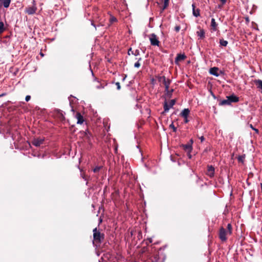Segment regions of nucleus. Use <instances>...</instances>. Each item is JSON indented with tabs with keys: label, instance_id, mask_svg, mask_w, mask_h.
<instances>
[{
	"label": "nucleus",
	"instance_id": "09e8293b",
	"mask_svg": "<svg viewBox=\"0 0 262 262\" xmlns=\"http://www.w3.org/2000/svg\"><path fill=\"white\" fill-rule=\"evenodd\" d=\"M126 75H125V76L124 77V78H123L122 80H123V81H124V80H125V78H126Z\"/></svg>",
	"mask_w": 262,
	"mask_h": 262
},
{
	"label": "nucleus",
	"instance_id": "a19ab883",
	"mask_svg": "<svg viewBox=\"0 0 262 262\" xmlns=\"http://www.w3.org/2000/svg\"><path fill=\"white\" fill-rule=\"evenodd\" d=\"M223 6V5H222V3L221 4L217 6V8H218L219 9H221V8H222Z\"/></svg>",
	"mask_w": 262,
	"mask_h": 262
},
{
	"label": "nucleus",
	"instance_id": "423d86ee",
	"mask_svg": "<svg viewBox=\"0 0 262 262\" xmlns=\"http://www.w3.org/2000/svg\"><path fill=\"white\" fill-rule=\"evenodd\" d=\"M182 147H183V149L186 151L187 152L188 156L189 157V158H191V156L190 155V152L191 151L192 149V147L191 144L189 143H187L186 144H183L182 145Z\"/></svg>",
	"mask_w": 262,
	"mask_h": 262
},
{
	"label": "nucleus",
	"instance_id": "9b49d317",
	"mask_svg": "<svg viewBox=\"0 0 262 262\" xmlns=\"http://www.w3.org/2000/svg\"><path fill=\"white\" fill-rule=\"evenodd\" d=\"M75 117L77 119V123L81 124L84 122L83 117L79 112H76Z\"/></svg>",
	"mask_w": 262,
	"mask_h": 262
},
{
	"label": "nucleus",
	"instance_id": "ea45409f",
	"mask_svg": "<svg viewBox=\"0 0 262 262\" xmlns=\"http://www.w3.org/2000/svg\"><path fill=\"white\" fill-rule=\"evenodd\" d=\"M184 118V122L185 123H187L189 122V120L188 119H187V118Z\"/></svg>",
	"mask_w": 262,
	"mask_h": 262
},
{
	"label": "nucleus",
	"instance_id": "7c9ffc66",
	"mask_svg": "<svg viewBox=\"0 0 262 262\" xmlns=\"http://www.w3.org/2000/svg\"><path fill=\"white\" fill-rule=\"evenodd\" d=\"M169 128H172L173 132L176 133L177 132V128L174 126L173 123L170 124Z\"/></svg>",
	"mask_w": 262,
	"mask_h": 262
},
{
	"label": "nucleus",
	"instance_id": "a211bd4d",
	"mask_svg": "<svg viewBox=\"0 0 262 262\" xmlns=\"http://www.w3.org/2000/svg\"><path fill=\"white\" fill-rule=\"evenodd\" d=\"M254 83L257 86V88L261 90L262 93V80L260 79L255 80Z\"/></svg>",
	"mask_w": 262,
	"mask_h": 262
},
{
	"label": "nucleus",
	"instance_id": "de8ad7c7",
	"mask_svg": "<svg viewBox=\"0 0 262 262\" xmlns=\"http://www.w3.org/2000/svg\"><path fill=\"white\" fill-rule=\"evenodd\" d=\"M92 25L93 26H94L96 28V26H95V24H94V21H92Z\"/></svg>",
	"mask_w": 262,
	"mask_h": 262
},
{
	"label": "nucleus",
	"instance_id": "f8f14e48",
	"mask_svg": "<svg viewBox=\"0 0 262 262\" xmlns=\"http://www.w3.org/2000/svg\"><path fill=\"white\" fill-rule=\"evenodd\" d=\"M54 115L60 120H63L64 118L62 111L59 110H56L55 111Z\"/></svg>",
	"mask_w": 262,
	"mask_h": 262
},
{
	"label": "nucleus",
	"instance_id": "4c0bfd02",
	"mask_svg": "<svg viewBox=\"0 0 262 262\" xmlns=\"http://www.w3.org/2000/svg\"><path fill=\"white\" fill-rule=\"evenodd\" d=\"M221 3H222V5H224L226 3L227 0H220Z\"/></svg>",
	"mask_w": 262,
	"mask_h": 262
},
{
	"label": "nucleus",
	"instance_id": "393cba45",
	"mask_svg": "<svg viewBox=\"0 0 262 262\" xmlns=\"http://www.w3.org/2000/svg\"><path fill=\"white\" fill-rule=\"evenodd\" d=\"M226 231H228V233H229V235H231L232 233V227L231 225V224H228L227 226V230Z\"/></svg>",
	"mask_w": 262,
	"mask_h": 262
},
{
	"label": "nucleus",
	"instance_id": "39448f33",
	"mask_svg": "<svg viewBox=\"0 0 262 262\" xmlns=\"http://www.w3.org/2000/svg\"><path fill=\"white\" fill-rule=\"evenodd\" d=\"M149 39L150 42V44L152 46L158 47L160 46V42L158 39V38L157 37V35L155 34L152 33L151 34H150L149 35Z\"/></svg>",
	"mask_w": 262,
	"mask_h": 262
},
{
	"label": "nucleus",
	"instance_id": "dca6fc26",
	"mask_svg": "<svg viewBox=\"0 0 262 262\" xmlns=\"http://www.w3.org/2000/svg\"><path fill=\"white\" fill-rule=\"evenodd\" d=\"M192 10H193V15L195 17H198L199 16H200V9H195V4H193L192 5Z\"/></svg>",
	"mask_w": 262,
	"mask_h": 262
},
{
	"label": "nucleus",
	"instance_id": "c03bdc74",
	"mask_svg": "<svg viewBox=\"0 0 262 262\" xmlns=\"http://www.w3.org/2000/svg\"><path fill=\"white\" fill-rule=\"evenodd\" d=\"M193 140H192V139H190V143H189L192 145V144H193Z\"/></svg>",
	"mask_w": 262,
	"mask_h": 262
},
{
	"label": "nucleus",
	"instance_id": "2eb2a0df",
	"mask_svg": "<svg viewBox=\"0 0 262 262\" xmlns=\"http://www.w3.org/2000/svg\"><path fill=\"white\" fill-rule=\"evenodd\" d=\"M169 86H168L167 89L166 88H165V92L167 97L169 98H170L172 97V93L173 92L174 90L173 89L169 90Z\"/></svg>",
	"mask_w": 262,
	"mask_h": 262
},
{
	"label": "nucleus",
	"instance_id": "bb28decb",
	"mask_svg": "<svg viewBox=\"0 0 262 262\" xmlns=\"http://www.w3.org/2000/svg\"><path fill=\"white\" fill-rule=\"evenodd\" d=\"M117 21V19L115 16L112 15H110V22L111 24L114 23V22H116Z\"/></svg>",
	"mask_w": 262,
	"mask_h": 262
},
{
	"label": "nucleus",
	"instance_id": "ddd939ff",
	"mask_svg": "<svg viewBox=\"0 0 262 262\" xmlns=\"http://www.w3.org/2000/svg\"><path fill=\"white\" fill-rule=\"evenodd\" d=\"M11 0H0V3L5 8H8L11 3Z\"/></svg>",
	"mask_w": 262,
	"mask_h": 262
},
{
	"label": "nucleus",
	"instance_id": "473e14b6",
	"mask_svg": "<svg viewBox=\"0 0 262 262\" xmlns=\"http://www.w3.org/2000/svg\"><path fill=\"white\" fill-rule=\"evenodd\" d=\"M245 158V157L244 156H239L237 158L238 159V161L239 162H244V159Z\"/></svg>",
	"mask_w": 262,
	"mask_h": 262
},
{
	"label": "nucleus",
	"instance_id": "c9c22d12",
	"mask_svg": "<svg viewBox=\"0 0 262 262\" xmlns=\"http://www.w3.org/2000/svg\"><path fill=\"white\" fill-rule=\"evenodd\" d=\"M31 99V96L30 95H27L26 96L25 100L27 102L29 101Z\"/></svg>",
	"mask_w": 262,
	"mask_h": 262
},
{
	"label": "nucleus",
	"instance_id": "c85d7f7f",
	"mask_svg": "<svg viewBox=\"0 0 262 262\" xmlns=\"http://www.w3.org/2000/svg\"><path fill=\"white\" fill-rule=\"evenodd\" d=\"M142 60V58H139L138 59V60L137 62H136L135 64H134V67L136 68H139L140 66H141V64L139 62L140 61H141Z\"/></svg>",
	"mask_w": 262,
	"mask_h": 262
},
{
	"label": "nucleus",
	"instance_id": "e433bc0d",
	"mask_svg": "<svg viewBox=\"0 0 262 262\" xmlns=\"http://www.w3.org/2000/svg\"><path fill=\"white\" fill-rule=\"evenodd\" d=\"M199 138L201 140V142H203L205 140V138L203 136H201Z\"/></svg>",
	"mask_w": 262,
	"mask_h": 262
},
{
	"label": "nucleus",
	"instance_id": "f704fd0d",
	"mask_svg": "<svg viewBox=\"0 0 262 262\" xmlns=\"http://www.w3.org/2000/svg\"><path fill=\"white\" fill-rule=\"evenodd\" d=\"M115 84L117 85V89L118 90H120L121 89V86L120 83L119 82H117L115 83Z\"/></svg>",
	"mask_w": 262,
	"mask_h": 262
},
{
	"label": "nucleus",
	"instance_id": "aec40b11",
	"mask_svg": "<svg viewBox=\"0 0 262 262\" xmlns=\"http://www.w3.org/2000/svg\"><path fill=\"white\" fill-rule=\"evenodd\" d=\"M196 34L198 36L200 37L201 39H203L205 38V32L204 29H201L200 31H198L196 32Z\"/></svg>",
	"mask_w": 262,
	"mask_h": 262
},
{
	"label": "nucleus",
	"instance_id": "f03ea898",
	"mask_svg": "<svg viewBox=\"0 0 262 262\" xmlns=\"http://www.w3.org/2000/svg\"><path fill=\"white\" fill-rule=\"evenodd\" d=\"M229 235L228 231L224 227H221L219 232V237L223 242H225L227 240V235Z\"/></svg>",
	"mask_w": 262,
	"mask_h": 262
},
{
	"label": "nucleus",
	"instance_id": "603ef678",
	"mask_svg": "<svg viewBox=\"0 0 262 262\" xmlns=\"http://www.w3.org/2000/svg\"><path fill=\"white\" fill-rule=\"evenodd\" d=\"M2 7V5H1V3H0V8Z\"/></svg>",
	"mask_w": 262,
	"mask_h": 262
},
{
	"label": "nucleus",
	"instance_id": "79ce46f5",
	"mask_svg": "<svg viewBox=\"0 0 262 262\" xmlns=\"http://www.w3.org/2000/svg\"><path fill=\"white\" fill-rule=\"evenodd\" d=\"M253 130L256 132V133L258 134L259 130L258 129L255 128Z\"/></svg>",
	"mask_w": 262,
	"mask_h": 262
},
{
	"label": "nucleus",
	"instance_id": "b1692460",
	"mask_svg": "<svg viewBox=\"0 0 262 262\" xmlns=\"http://www.w3.org/2000/svg\"><path fill=\"white\" fill-rule=\"evenodd\" d=\"M163 107H164L165 112H167L170 107V105H168V104L166 100L165 101V102L164 103Z\"/></svg>",
	"mask_w": 262,
	"mask_h": 262
},
{
	"label": "nucleus",
	"instance_id": "1a4fd4ad",
	"mask_svg": "<svg viewBox=\"0 0 262 262\" xmlns=\"http://www.w3.org/2000/svg\"><path fill=\"white\" fill-rule=\"evenodd\" d=\"M206 174L210 177H213L214 174V168L210 165L208 166Z\"/></svg>",
	"mask_w": 262,
	"mask_h": 262
},
{
	"label": "nucleus",
	"instance_id": "c756f323",
	"mask_svg": "<svg viewBox=\"0 0 262 262\" xmlns=\"http://www.w3.org/2000/svg\"><path fill=\"white\" fill-rule=\"evenodd\" d=\"M102 168V166H96L93 169V171L95 173L98 172Z\"/></svg>",
	"mask_w": 262,
	"mask_h": 262
},
{
	"label": "nucleus",
	"instance_id": "37998d69",
	"mask_svg": "<svg viewBox=\"0 0 262 262\" xmlns=\"http://www.w3.org/2000/svg\"><path fill=\"white\" fill-rule=\"evenodd\" d=\"M96 86L98 89H100V88H103V86H102L101 84H99V85H97Z\"/></svg>",
	"mask_w": 262,
	"mask_h": 262
},
{
	"label": "nucleus",
	"instance_id": "412c9836",
	"mask_svg": "<svg viewBox=\"0 0 262 262\" xmlns=\"http://www.w3.org/2000/svg\"><path fill=\"white\" fill-rule=\"evenodd\" d=\"M217 26V25L215 21V19L212 18L211 21V26L212 27V29L213 30V31L216 30Z\"/></svg>",
	"mask_w": 262,
	"mask_h": 262
},
{
	"label": "nucleus",
	"instance_id": "cd10ccee",
	"mask_svg": "<svg viewBox=\"0 0 262 262\" xmlns=\"http://www.w3.org/2000/svg\"><path fill=\"white\" fill-rule=\"evenodd\" d=\"M5 30L4 24L3 21H0V34L2 33Z\"/></svg>",
	"mask_w": 262,
	"mask_h": 262
},
{
	"label": "nucleus",
	"instance_id": "f257e3e1",
	"mask_svg": "<svg viewBox=\"0 0 262 262\" xmlns=\"http://www.w3.org/2000/svg\"><path fill=\"white\" fill-rule=\"evenodd\" d=\"M93 244L96 246L99 245L104 239V234L101 233L99 230L95 228L93 230Z\"/></svg>",
	"mask_w": 262,
	"mask_h": 262
},
{
	"label": "nucleus",
	"instance_id": "6e6552de",
	"mask_svg": "<svg viewBox=\"0 0 262 262\" xmlns=\"http://www.w3.org/2000/svg\"><path fill=\"white\" fill-rule=\"evenodd\" d=\"M44 139L41 138L34 139L32 141V144L36 147L39 146L43 143Z\"/></svg>",
	"mask_w": 262,
	"mask_h": 262
},
{
	"label": "nucleus",
	"instance_id": "7ed1b4c3",
	"mask_svg": "<svg viewBox=\"0 0 262 262\" xmlns=\"http://www.w3.org/2000/svg\"><path fill=\"white\" fill-rule=\"evenodd\" d=\"M156 78L158 80L159 82H162L163 84L164 85L165 88H167L168 86H169L171 80L169 78H166L165 76H160L158 75L156 77Z\"/></svg>",
	"mask_w": 262,
	"mask_h": 262
},
{
	"label": "nucleus",
	"instance_id": "9d476101",
	"mask_svg": "<svg viewBox=\"0 0 262 262\" xmlns=\"http://www.w3.org/2000/svg\"><path fill=\"white\" fill-rule=\"evenodd\" d=\"M227 98L228 99L230 104L232 102H237L239 101V98L234 94L227 96Z\"/></svg>",
	"mask_w": 262,
	"mask_h": 262
},
{
	"label": "nucleus",
	"instance_id": "0eeeda50",
	"mask_svg": "<svg viewBox=\"0 0 262 262\" xmlns=\"http://www.w3.org/2000/svg\"><path fill=\"white\" fill-rule=\"evenodd\" d=\"M186 58V56L184 54H178L175 58L176 64H178L180 61L185 60Z\"/></svg>",
	"mask_w": 262,
	"mask_h": 262
},
{
	"label": "nucleus",
	"instance_id": "6ab92c4d",
	"mask_svg": "<svg viewBox=\"0 0 262 262\" xmlns=\"http://www.w3.org/2000/svg\"><path fill=\"white\" fill-rule=\"evenodd\" d=\"M161 3H163V6L162 8V10L163 11L167 8L169 5V0H161Z\"/></svg>",
	"mask_w": 262,
	"mask_h": 262
},
{
	"label": "nucleus",
	"instance_id": "2f4dec72",
	"mask_svg": "<svg viewBox=\"0 0 262 262\" xmlns=\"http://www.w3.org/2000/svg\"><path fill=\"white\" fill-rule=\"evenodd\" d=\"M176 102V100L175 99L171 100L169 104L170 107H172L175 104Z\"/></svg>",
	"mask_w": 262,
	"mask_h": 262
},
{
	"label": "nucleus",
	"instance_id": "58836bf2",
	"mask_svg": "<svg viewBox=\"0 0 262 262\" xmlns=\"http://www.w3.org/2000/svg\"><path fill=\"white\" fill-rule=\"evenodd\" d=\"M81 176L83 179H85V180H86V177H85V174H84V173H81Z\"/></svg>",
	"mask_w": 262,
	"mask_h": 262
},
{
	"label": "nucleus",
	"instance_id": "a18cd8bd",
	"mask_svg": "<svg viewBox=\"0 0 262 262\" xmlns=\"http://www.w3.org/2000/svg\"><path fill=\"white\" fill-rule=\"evenodd\" d=\"M6 94V93H3L0 95V97L5 96Z\"/></svg>",
	"mask_w": 262,
	"mask_h": 262
},
{
	"label": "nucleus",
	"instance_id": "a878e982",
	"mask_svg": "<svg viewBox=\"0 0 262 262\" xmlns=\"http://www.w3.org/2000/svg\"><path fill=\"white\" fill-rule=\"evenodd\" d=\"M220 43L222 46L226 47L228 45V41L224 40L223 39H221L220 40Z\"/></svg>",
	"mask_w": 262,
	"mask_h": 262
},
{
	"label": "nucleus",
	"instance_id": "3c124183",
	"mask_svg": "<svg viewBox=\"0 0 262 262\" xmlns=\"http://www.w3.org/2000/svg\"><path fill=\"white\" fill-rule=\"evenodd\" d=\"M71 111H74V109H73V107H71Z\"/></svg>",
	"mask_w": 262,
	"mask_h": 262
},
{
	"label": "nucleus",
	"instance_id": "20e7f679",
	"mask_svg": "<svg viewBox=\"0 0 262 262\" xmlns=\"http://www.w3.org/2000/svg\"><path fill=\"white\" fill-rule=\"evenodd\" d=\"M32 3V6L28 7L25 10V12L29 15H33L35 14L37 10L35 1L33 0Z\"/></svg>",
	"mask_w": 262,
	"mask_h": 262
},
{
	"label": "nucleus",
	"instance_id": "4468645a",
	"mask_svg": "<svg viewBox=\"0 0 262 262\" xmlns=\"http://www.w3.org/2000/svg\"><path fill=\"white\" fill-rule=\"evenodd\" d=\"M190 113L189 108H184L180 114V116L183 118H188Z\"/></svg>",
	"mask_w": 262,
	"mask_h": 262
},
{
	"label": "nucleus",
	"instance_id": "8fccbe9b",
	"mask_svg": "<svg viewBox=\"0 0 262 262\" xmlns=\"http://www.w3.org/2000/svg\"><path fill=\"white\" fill-rule=\"evenodd\" d=\"M40 55H41V56H44L43 54V53H40Z\"/></svg>",
	"mask_w": 262,
	"mask_h": 262
},
{
	"label": "nucleus",
	"instance_id": "f3484780",
	"mask_svg": "<svg viewBox=\"0 0 262 262\" xmlns=\"http://www.w3.org/2000/svg\"><path fill=\"white\" fill-rule=\"evenodd\" d=\"M219 70V68L217 67L211 68L210 69V73L215 76H219V74L217 73Z\"/></svg>",
	"mask_w": 262,
	"mask_h": 262
},
{
	"label": "nucleus",
	"instance_id": "5701e85b",
	"mask_svg": "<svg viewBox=\"0 0 262 262\" xmlns=\"http://www.w3.org/2000/svg\"><path fill=\"white\" fill-rule=\"evenodd\" d=\"M230 103L228 99L223 100L220 101L219 105H230Z\"/></svg>",
	"mask_w": 262,
	"mask_h": 262
},
{
	"label": "nucleus",
	"instance_id": "49530a36",
	"mask_svg": "<svg viewBox=\"0 0 262 262\" xmlns=\"http://www.w3.org/2000/svg\"><path fill=\"white\" fill-rule=\"evenodd\" d=\"M250 127L253 130L255 128L253 126L252 124L250 125Z\"/></svg>",
	"mask_w": 262,
	"mask_h": 262
},
{
	"label": "nucleus",
	"instance_id": "864d4df0",
	"mask_svg": "<svg viewBox=\"0 0 262 262\" xmlns=\"http://www.w3.org/2000/svg\"><path fill=\"white\" fill-rule=\"evenodd\" d=\"M2 7V5H1V3H0V8Z\"/></svg>",
	"mask_w": 262,
	"mask_h": 262
},
{
	"label": "nucleus",
	"instance_id": "72a5a7b5",
	"mask_svg": "<svg viewBox=\"0 0 262 262\" xmlns=\"http://www.w3.org/2000/svg\"><path fill=\"white\" fill-rule=\"evenodd\" d=\"M181 29V27L180 26H177L174 27V30L177 32H179L180 30Z\"/></svg>",
	"mask_w": 262,
	"mask_h": 262
},
{
	"label": "nucleus",
	"instance_id": "4be33fe9",
	"mask_svg": "<svg viewBox=\"0 0 262 262\" xmlns=\"http://www.w3.org/2000/svg\"><path fill=\"white\" fill-rule=\"evenodd\" d=\"M130 51H132V54L134 55L135 56H138L140 54V52L138 50H136L135 52L132 50V49L130 48L128 50V54L130 55Z\"/></svg>",
	"mask_w": 262,
	"mask_h": 262
}]
</instances>
